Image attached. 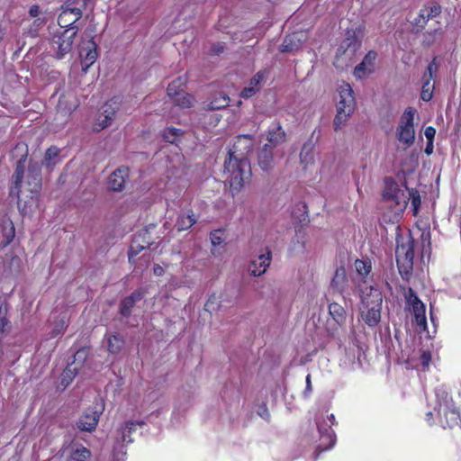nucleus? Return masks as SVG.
<instances>
[{"label":"nucleus","instance_id":"obj_19","mask_svg":"<svg viewBox=\"0 0 461 461\" xmlns=\"http://www.w3.org/2000/svg\"><path fill=\"white\" fill-rule=\"evenodd\" d=\"M360 46V41L356 31H348L347 37L342 41L337 50V55H344L348 52L349 56L354 55Z\"/></svg>","mask_w":461,"mask_h":461},{"label":"nucleus","instance_id":"obj_34","mask_svg":"<svg viewBox=\"0 0 461 461\" xmlns=\"http://www.w3.org/2000/svg\"><path fill=\"white\" fill-rule=\"evenodd\" d=\"M124 346L123 337L118 334H110L107 337V348L112 354L119 353Z\"/></svg>","mask_w":461,"mask_h":461},{"label":"nucleus","instance_id":"obj_30","mask_svg":"<svg viewBox=\"0 0 461 461\" xmlns=\"http://www.w3.org/2000/svg\"><path fill=\"white\" fill-rule=\"evenodd\" d=\"M197 221L194 213L192 211L184 212L178 215L176 228L178 231H183L191 228Z\"/></svg>","mask_w":461,"mask_h":461},{"label":"nucleus","instance_id":"obj_42","mask_svg":"<svg viewBox=\"0 0 461 461\" xmlns=\"http://www.w3.org/2000/svg\"><path fill=\"white\" fill-rule=\"evenodd\" d=\"M180 131L176 128H167L163 132L164 139L170 143H174L176 140V138L179 134Z\"/></svg>","mask_w":461,"mask_h":461},{"label":"nucleus","instance_id":"obj_26","mask_svg":"<svg viewBox=\"0 0 461 461\" xmlns=\"http://www.w3.org/2000/svg\"><path fill=\"white\" fill-rule=\"evenodd\" d=\"M361 298L366 306H382V293L374 286H369L362 290Z\"/></svg>","mask_w":461,"mask_h":461},{"label":"nucleus","instance_id":"obj_57","mask_svg":"<svg viewBox=\"0 0 461 461\" xmlns=\"http://www.w3.org/2000/svg\"><path fill=\"white\" fill-rule=\"evenodd\" d=\"M433 415H434V412L432 411H429L427 413H426V419L429 422L431 421V420L433 419Z\"/></svg>","mask_w":461,"mask_h":461},{"label":"nucleus","instance_id":"obj_4","mask_svg":"<svg viewBox=\"0 0 461 461\" xmlns=\"http://www.w3.org/2000/svg\"><path fill=\"white\" fill-rule=\"evenodd\" d=\"M435 394L438 405L434 408V411L437 415L444 416L448 427L458 424L461 420V404L457 405L458 402L448 397V393L442 389H437Z\"/></svg>","mask_w":461,"mask_h":461},{"label":"nucleus","instance_id":"obj_32","mask_svg":"<svg viewBox=\"0 0 461 461\" xmlns=\"http://www.w3.org/2000/svg\"><path fill=\"white\" fill-rule=\"evenodd\" d=\"M329 313L339 325H343L346 322V311L338 303H330Z\"/></svg>","mask_w":461,"mask_h":461},{"label":"nucleus","instance_id":"obj_48","mask_svg":"<svg viewBox=\"0 0 461 461\" xmlns=\"http://www.w3.org/2000/svg\"><path fill=\"white\" fill-rule=\"evenodd\" d=\"M438 64L436 61V59H433V60L429 64L427 70L425 73H427V78L432 79L434 75L436 74L438 70Z\"/></svg>","mask_w":461,"mask_h":461},{"label":"nucleus","instance_id":"obj_45","mask_svg":"<svg viewBox=\"0 0 461 461\" xmlns=\"http://www.w3.org/2000/svg\"><path fill=\"white\" fill-rule=\"evenodd\" d=\"M420 365L422 368L425 370L429 367L431 361V353L429 351H422L420 356Z\"/></svg>","mask_w":461,"mask_h":461},{"label":"nucleus","instance_id":"obj_37","mask_svg":"<svg viewBox=\"0 0 461 461\" xmlns=\"http://www.w3.org/2000/svg\"><path fill=\"white\" fill-rule=\"evenodd\" d=\"M313 145L312 143H305L300 153L301 162L308 166L313 162Z\"/></svg>","mask_w":461,"mask_h":461},{"label":"nucleus","instance_id":"obj_3","mask_svg":"<svg viewBox=\"0 0 461 461\" xmlns=\"http://www.w3.org/2000/svg\"><path fill=\"white\" fill-rule=\"evenodd\" d=\"M407 190V188H401L393 179L385 180L383 196L386 202L389 203V206L392 208L393 215L390 216V221H399L402 212L406 209L408 204V196L406 194Z\"/></svg>","mask_w":461,"mask_h":461},{"label":"nucleus","instance_id":"obj_27","mask_svg":"<svg viewBox=\"0 0 461 461\" xmlns=\"http://www.w3.org/2000/svg\"><path fill=\"white\" fill-rule=\"evenodd\" d=\"M267 140L272 148L283 143L285 140V133L279 122H275L269 128Z\"/></svg>","mask_w":461,"mask_h":461},{"label":"nucleus","instance_id":"obj_20","mask_svg":"<svg viewBox=\"0 0 461 461\" xmlns=\"http://www.w3.org/2000/svg\"><path fill=\"white\" fill-rule=\"evenodd\" d=\"M86 356V349H79L76 352L74 357L75 360L73 363L68 364L61 375V384L67 386L70 384L76 375L78 373V366L77 361L84 360Z\"/></svg>","mask_w":461,"mask_h":461},{"label":"nucleus","instance_id":"obj_43","mask_svg":"<svg viewBox=\"0 0 461 461\" xmlns=\"http://www.w3.org/2000/svg\"><path fill=\"white\" fill-rule=\"evenodd\" d=\"M46 21L45 18L38 17L33 21L32 25H30V28L28 29V32L32 36H35L38 33V31L40 28H41L45 24Z\"/></svg>","mask_w":461,"mask_h":461},{"label":"nucleus","instance_id":"obj_14","mask_svg":"<svg viewBox=\"0 0 461 461\" xmlns=\"http://www.w3.org/2000/svg\"><path fill=\"white\" fill-rule=\"evenodd\" d=\"M268 71L267 69L259 70L250 80L247 86L240 92L242 98H250L260 91L267 81Z\"/></svg>","mask_w":461,"mask_h":461},{"label":"nucleus","instance_id":"obj_40","mask_svg":"<svg viewBox=\"0 0 461 461\" xmlns=\"http://www.w3.org/2000/svg\"><path fill=\"white\" fill-rule=\"evenodd\" d=\"M406 194L408 196V200H411V203L413 209V214L416 215L421 203L420 197L419 194L413 189L407 190Z\"/></svg>","mask_w":461,"mask_h":461},{"label":"nucleus","instance_id":"obj_11","mask_svg":"<svg viewBox=\"0 0 461 461\" xmlns=\"http://www.w3.org/2000/svg\"><path fill=\"white\" fill-rule=\"evenodd\" d=\"M86 38L87 40L82 41L78 46L82 69L85 72L95 62L97 58L96 43L90 39L91 35H87Z\"/></svg>","mask_w":461,"mask_h":461},{"label":"nucleus","instance_id":"obj_12","mask_svg":"<svg viewBox=\"0 0 461 461\" xmlns=\"http://www.w3.org/2000/svg\"><path fill=\"white\" fill-rule=\"evenodd\" d=\"M142 425L143 423L140 421L129 420L118 427L114 435L115 446L123 447L124 444L132 442L131 434Z\"/></svg>","mask_w":461,"mask_h":461},{"label":"nucleus","instance_id":"obj_39","mask_svg":"<svg viewBox=\"0 0 461 461\" xmlns=\"http://www.w3.org/2000/svg\"><path fill=\"white\" fill-rule=\"evenodd\" d=\"M355 268L361 276H366L371 270V263L367 260L357 259Z\"/></svg>","mask_w":461,"mask_h":461},{"label":"nucleus","instance_id":"obj_58","mask_svg":"<svg viewBox=\"0 0 461 461\" xmlns=\"http://www.w3.org/2000/svg\"><path fill=\"white\" fill-rule=\"evenodd\" d=\"M65 327H66V323H65V321H61V323H60V325L59 326V328H58V330H57V334H58V333H60L61 331H63V330H64V329H65Z\"/></svg>","mask_w":461,"mask_h":461},{"label":"nucleus","instance_id":"obj_29","mask_svg":"<svg viewBox=\"0 0 461 461\" xmlns=\"http://www.w3.org/2000/svg\"><path fill=\"white\" fill-rule=\"evenodd\" d=\"M367 308V312L366 313L362 312V318L364 321L369 327L376 326L381 320V309L382 306H366Z\"/></svg>","mask_w":461,"mask_h":461},{"label":"nucleus","instance_id":"obj_50","mask_svg":"<svg viewBox=\"0 0 461 461\" xmlns=\"http://www.w3.org/2000/svg\"><path fill=\"white\" fill-rule=\"evenodd\" d=\"M305 382H306V386H305V389L303 393V396L305 398L309 397L310 394L312 393V376L310 374H308L306 375V378H305Z\"/></svg>","mask_w":461,"mask_h":461},{"label":"nucleus","instance_id":"obj_7","mask_svg":"<svg viewBox=\"0 0 461 461\" xmlns=\"http://www.w3.org/2000/svg\"><path fill=\"white\" fill-rule=\"evenodd\" d=\"M78 27H70L59 30L51 39V48L58 59H62L72 50L74 39L77 33Z\"/></svg>","mask_w":461,"mask_h":461},{"label":"nucleus","instance_id":"obj_10","mask_svg":"<svg viewBox=\"0 0 461 461\" xmlns=\"http://www.w3.org/2000/svg\"><path fill=\"white\" fill-rule=\"evenodd\" d=\"M335 417L333 414L328 415L323 420V424L320 421L317 422L318 430L321 436V443L318 448L321 451L331 448L335 444V434L330 426L334 424Z\"/></svg>","mask_w":461,"mask_h":461},{"label":"nucleus","instance_id":"obj_23","mask_svg":"<svg viewBox=\"0 0 461 461\" xmlns=\"http://www.w3.org/2000/svg\"><path fill=\"white\" fill-rule=\"evenodd\" d=\"M27 191L32 194H37L41 186V176L40 167L30 165L28 175L26 176Z\"/></svg>","mask_w":461,"mask_h":461},{"label":"nucleus","instance_id":"obj_55","mask_svg":"<svg viewBox=\"0 0 461 461\" xmlns=\"http://www.w3.org/2000/svg\"><path fill=\"white\" fill-rule=\"evenodd\" d=\"M425 153L427 155H430L433 153V141H429L427 142V145H426V148H425Z\"/></svg>","mask_w":461,"mask_h":461},{"label":"nucleus","instance_id":"obj_28","mask_svg":"<svg viewBox=\"0 0 461 461\" xmlns=\"http://www.w3.org/2000/svg\"><path fill=\"white\" fill-rule=\"evenodd\" d=\"M142 298V293L140 291L133 292L130 296L124 298L121 302L120 312L122 315L127 317L131 314V309L133 308L136 302Z\"/></svg>","mask_w":461,"mask_h":461},{"label":"nucleus","instance_id":"obj_22","mask_svg":"<svg viewBox=\"0 0 461 461\" xmlns=\"http://www.w3.org/2000/svg\"><path fill=\"white\" fill-rule=\"evenodd\" d=\"M409 303L412 307V312L414 314L415 321L417 325L420 327L426 326V314H425V305L418 298V296L410 290L409 295Z\"/></svg>","mask_w":461,"mask_h":461},{"label":"nucleus","instance_id":"obj_36","mask_svg":"<svg viewBox=\"0 0 461 461\" xmlns=\"http://www.w3.org/2000/svg\"><path fill=\"white\" fill-rule=\"evenodd\" d=\"M431 80L430 78H427V73H424L420 98L425 102H429L433 96L434 84L431 83Z\"/></svg>","mask_w":461,"mask_h":461},{"label":"nucleus","instance_id":"obj_44","mask_svg":"<svg viewBox=\"0 0 461 461\" xmlns=\"http://www.w3.org/2000/svg\"><path fill=\"white\" fill-rule=\"evenodd\" d=\"M220 307V303L216 295H212L207 300L204 308L208 312L216 311Z\"/></svg>","mask_w":461,"mask_h":461},{"label":"nucleus","instance_id":"obj_17","mask_svg":"<svg viewBox=\"0 0 461 461\" xmlns=\"http://www.w3.org/2000/svg\"><path fill=\"white\" fill-rule=\"evenodd\" d=\"M82 16V12L77 7H65L61 14L59 15L58 23L60 30L68 29L70 27H77L74 25L77 21Z\"/></svg>","mask_w":461,"mask_h":461},{"label":"nucleus","instance_id":"obj_35","mask_svg":"<svg viewBox=\"0 0 461 461\" xmlns=\"http://www.w3.org/2000/svg\"><path fill=\"white\" fill-rule=\"evenodd\" d=\"M59 149L57 147H50L49 148L44 156V159L42 161L43 165L46 167H52L57 163L59 162Z\"/></svg>","mask_w":461,"mask_h":461},{"label":"nucleus","instance_id":"obj_46","mask_svg":"<svg viewBox=\"0 0 461 461\" xmlns=\"http://www.w3.org/2000/svg\"><path fill=\"white\" fill-rule=\"evenodd\" d=\"M147 246L140 245L135 239L131 246L129 252V259L131 260L132 257L137 255L140 251L144 249Z\"/></svg>","mask_w":461,"mask_h":461},{"label":"nucleus","instance_id":"obj_1","mask_svg":"<svg viewBox=\"0 0 461 461\" xmlns=\"http://www.w3.org/2000/svg\"><path fill=\"white\" fill-rule=\"evenodd\" d=\"M253 140L249 135L239 136L225 160L224 169L229 174L228 179L232 195L240 191L242 186L250 179V162L247 155L251 151Z\"/></svg>","mask_w":461,"mask_h":461},{"label":"nucleus","instance_id":"obj_25","mask_svg":"<svg viewBox=\"0 0 461 461\" xmlns=\"http://www.w3.org/2000/svg\"><path fill=\"white\" fill-rule=\"evenodd\" d=\"M258 164L263 171H270L275 166L273 148L265 144L258 154Z\"/></svg>","mask_w":461,"mask_h":461},{"label":"nucleus","instance_id":"obj_33","mask_svg":"<svg viewBox=\"0 0 461 461\" xmlns=\"http://www.w3.org/2000/svg\"><path fill=\"white\" fill-rule=\"evenodd\" d=\"M230 104V98L227 95L221 92L216 94L207 104L209 110H220L227 107Z\"/></svg>","mask_w":461,"mask_h":461},{"label":"nucleus","instance_id":"obj_24","mask_svg":"<svg viewBox=\"0 0 461 461\" xmlns=\"http://www.w3.org/2000/svg\"><path fill=\"white\" fill-rule=\"evenodd\" d=\"M440 12L441 8L437 4L429 6H424L420 9L418 17L414 19L413 23L416 26L423 28L429 19L438 16Z\"/></svg>","mask_w":461,"mask_h":461},{"label":"nucleus","instance_id":"obj_13","mask_svg":"<svg viewBox=\"0 0 461 461\" xmlns=\"http://www.w3.org/2000/svg\"><path fill=\"white\" fill-rule=\"evenodd\" d=\"M15 150L24 151V154L22 155V158L18 160L15 172L14 174V186L11 188V194L16 195L18 198V204H20V193H22L21 183L23 175L24 169V161L27 157V149L23 144H18L15 147Z\"/></svg>","mask_w":461,"mask_h":461},{"label":"nucleus","instance_id":"obj_15","mask_svg":"<svg viewBox=\"0 0 461 461\" xmlns=\"http://www.w3.org/2000/svg\"><path fill=\"white\" fill-rule=\"evenodd\" d=\"M102 407L95 406L87 410L78 420L77 426L80 430L92 431L95 429L99 417L102 413Z\"/></svg>","mask_w":461,"mask_h":461},{"label":"nucleus","instance_id":"obj_9","mask_svg":"<svg viewBox=\"0 0 461 461\" xmlns=\"http://www.w3.org/2000/svg\"><path fill=\"white\" fill-rule=\"evenodd\" d=\"M120 105L121 101L119 97L112 98L106 102L100 109L96 120L93 124V130L95 131H100L110 126L117 111L120 108Z\"/></svg>","mask_w":461,"mask_h":461},{"label":"nucleus","instance_id":"obj_53","mask_svg":"<svg viewBox=\"0 0 461 461\" xmlns=\"http://www.w3.org/2000/svg\"><path fill=\"white\" fill-rule=\"evenodd\" d=\"M29 14L32 17H37L40 14V8L38 5H32L30 10Z\"/></svg>","mask_w":461,"mask_h":461},{"label":"nucleus","instance_id":"obj_31","mask_svg":"<svg viewBox=\"0 0 461 461\" xmlns=\"http://www.w3.org/2000/svg\"><path fill=\"white\" fill-rule=\"evenodd\" d=\"M347 282L346 270L343 267H338L330 282L331 288L339 293H342Z\"/></svg>","mask_w":461,"mask_h":461},{"label":"nucleus","instance_id":"obj_51","mask_svg":"<svg viewBox=\"0 0 461 461\" xmlns=\"http://www.w3.org/2000/svg\"><path fill=\"white\" fill-rule=\"evenodd\" d=\"M298 36H299L298 33H294L293 35H291L285 39V43H286L288 41L290 42H292L294 40L300 41L301 39ZM282 47H283V50H282L283 51H288V50H292L294 49L293 47H289L287 44H283Z\"/></svg>","mask_w":461,"mask_h":461},{"label":"nucleus","instance_id":"obj_49","mask_svg":"<svg viewBox=\"0 0 461 461\" xmlns=\"http://www.w3.org/2000/svg\"><path fill=\"white\" fill-rule=\"evenodd\" d=\"M211 242L213 247L221 245L223 242V239L220 230H215L211 233Z\"/></svg>","mask_w":461,"mask_h":461},{"label":"nucleus","instance_id":"obj_21","mask_svg":"<svg viewBox=\"0 0 461 461\" xmlns=\"http://www.w3.org/2000/svg\"><path fill=\"white\" fill-rule=\"evenodd\" d=\"M129 177V168L127 167H120L114 170L108 178V186L113 191H122Z\"/></svg>","mask_w":461,"mask_h":461},{"label":"nucleus","instance_id":"obj_41","mask_svg":"<svg viewBox=\"0 0 461 461\" xmlns=\"http://www.w3.org/2000/svg\"><path fill=\"white\" fill-rule=\"evenodd\" d=\"M3 228H4V236L6 239V244L11 242V240L14 237V227L11 221L6 220L3 222Z\"/></svg>","mask_w":461,"mask_h":461},{"label":"nucleus","instance_id":"obj_54","mask_svg":"<svg viewBox=\"0 0 461 461\" xmlns=\"http://www.w3.org/2000/svg\"><path fill=\"white\" fill-rule=\"evenodd\" d=\"M7 324L8 322L5 320V318L0 317V335H2L5 332Z\"/></svg>","mask_w":461,"mask_h":461},{"label":"nucleus","instance_id":"obj_47","mask_svg":"<svg viewBox=\"0 0 461 461\" xmlns=\"http://www.w3.org/2000/svg\"><path fill=\"white\" fill-rule=\"evenodd\" d=\"M126 452L123 447L114 446L113 447V461H126Z\"/></svg>","mask_w":461,"mask_h":461},{"label":"nucleus","instance_id":"obj_52","mask_svg":"<svg viewBox=\"0 0 461 461\" xmlns=\"http://www.w3.org/2000/svg\"><path fill=\"white\" fill-rule=\"evenodd\" d=\"M436 134V130L432 126H429L424 131V135L429 141H433Z\"/></svg>","mask_w":461,"mask_h":461},{"label":"nucleus","instance_id":"obj_38","mask_svg":"<svg viewBox=\"0 0 461 461\" xmlns=\"http://www.w3.org/2000/svg\"><path fill=\"white\" fill-rule=\"evenodd\" d=\"M91 452L85 447H76L70 455L73 461H87L90 458Z\"/></svg>","mask_w":461,"mask_h":461},{"label":"nucleus","instance_id":"obj_18","mask_svg":"<svg viewBox=\"0 0 461 461\" xmlns=\"http://www.w3.org/2000/svg\"><path fill=\"white\" fill-rule=\"evenodd\" d=\"M376 56V52L373 50L368 51L362 62L355 68L354 76L358 79H362L373 73Z\"/></svg>","mask_w":461,"mask_h":461},{"label":"nucleus","instance_id":"obj_16","mask_svg":"<svg viewBox=\"0 0 461 461\" xmlns=\"http://www.w3.org/2000/svg\"><path fill=\"white\" fill-rule=\"evenodd\" d=\"M272 259L271 251L267 249L265 253L252 259L249 266V273L253 276H259L266 273Z\"/></svg>","mask_w":461,"mask_h":461},{"label":"nucleus","instance_id":"obj_6","mask_svg":"<svg viewBox=\"0 0 461 461\" xmlns=\"http://www.w3.org/2000/svg\"><path fill=\"white\" fill-rule=\"evenodd\" d=\"M413 249V240L410 236L406 238L397 237L395 257L401 273L402 271L408 273L412 268L414 258Z\"/></svg>","mask_w":461,"mask_h":461},{"label":"nucleus","instance_id":"obj_2","mask_svg":"<svg viewBox=\"0 0 461 461\" xmlns=\"http://www.w3.org/2000/svg\"><path fill=\"white\" fill-rule=\"evenodd\" d=\"M338 93L339 95L336 104L337 113L333 122L336 131L341 128L356 108L354 92L349 84L342 83L339 85Z\"/></svg>","mask_w":461,"mask_h":461},{"label":"nucleus","instance_id":"obj_5","mask_svg":"<svg viewBox=\"0 0 461 461\" xmlns=\"http://www.w3.org/2000/svg\"><path fill=\"white\" fill-rule=\"evenodd\" d=\"M417 110L414 107H407L396 127V139L404 149L410 148L415 140L414 117Z\"/></svg>","mask_w":461,"mask_h":461},{"label":"nucleus","instance_id":"obj_8","mask_svg":"<svg viewBox=\"0 0 461 461\" xmlns=\"http://www.w3.org/2000/svg\"><path fill=\"white\" fill-rule=\"evenodd\" d=\"M185 80L178 77L173 80L167 86V95L171 100L172 104L182 109L190 108L194 104V98L193 95L185 93L183 89Z\"/></svg>","mask_w":461,"mask_h":461},{"label":"nucleus","instance_id":"obj_56","mask_svg":"<svg viewBox=\"0 0 461 461\" xmlns=\"http://www.w3.org/2000/svg\"><path fill=\"white\" fill-rule=\"evenodd\" d=\"M153 272L156 276H161L164 273V269L162 267L157 265L154 267Z\"/></svg>","mask_w":461,"mask_h":461}]
</instances>
